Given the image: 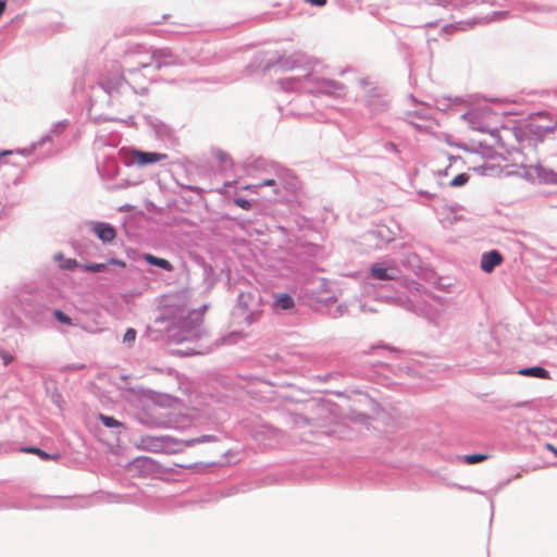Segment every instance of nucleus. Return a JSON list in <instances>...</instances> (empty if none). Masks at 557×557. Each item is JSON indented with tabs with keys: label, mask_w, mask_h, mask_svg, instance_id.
I'll return each instance as SVG.
<instances>
[{
	"label": "nucleus",
	"mask_w": 557,
	"mask_h": 557,
	"mask_svg": "<svg viewBox=\"0 0 557 557\" xmlns=\"http://www.w3.org/2000/svg\"><path fill=\"white\" fill-rule=\"evenodd\" d=\"M275 305L281 309L288 310L294 307V299L287 294H278L275 297Z\"/></svg>",
	"instance_id": "12"
},
{
	"label": "nucleus",
	"mask_w": 557,
	"mask_h": 557,
	"mask_svg": "<svg viewBox=\"0 0 557 557\" xmlns=\"http://www.w3.org/2000/svg\"><path fill=\"white\" fill-rule=\"evenodd\" d=\"M77 265V262L75 259H66L62 264L61 268L63 269H74Z\"/></svg>",
	"instance_id": "23"
},
{
	"label": "nucleus",
	"mask_w": 557,
	"mask_h": 557,
	"mask_svg": "<svg viewBox=\"0 0 557 557\" xmlns=\"http://www.w3.org/2000/svg\"><path fill=\"white\" fill-rule=\"evenodd\" d=\"M370 273L377 281H393L398 277L399 270L395 265L384 267L382 263H374Z\"/></svg>",
	"instance_id": "5"
},
{
	"label": "nucleus",
	"mask_w": 557,
	"mask_h": 557,
	"mask_svg": "<svg viewBox=\"0 0 557 557\" xmlns=\"http://www.w3.org/2000/svg\"><path fill=\"white\" fill-rule=\"evenodd\" d=\"M470 180V176L467 173H460L456 175L450 182V187H461L465 186Z\"/></svg>",
	"instance_id": "18"
},
{
	"label": "nucleus",
	"mask_w": 557,
	"mask_h": 557,
	"mask_svg": "<svg viewBox=\"0 0 557 557\" xmlns=\"http://www.w3.org/2000/svg\"><path fill=\"white\" fill-rule=\"evenodd\" d=\"M463 461L468 465H474L479 462H483L488 459V455L486 454H473V455H466L462 457Z\"/></svg>",
	"instance_id": "15"
},
{
	"label": "nucleus",
	"mask_w": 557,
	"mask_h": 557,
	"mask_svg": "<svg viewBox=\"0 0 557 557\" xmlns=\"http://www.w3.org/2000/svg\"><path fill=\"white\" fill-rule=\"evenodd\" d=\"M476 115H481V116H484V117H490L492 115L491 111L490 110H482V111H479L478 113L475 112H470L468 113V117L470 120V122L472 123V127L474 129H478L480 132H483V133H491L493 136H495V133L492 131L491 128V125L488 123H475L474 122V119L476 117Z\"/></svg>",
	"instance_id": "9"
},
{
	"label": "nucleus",
	"mask_w": 557,
	"mask_h": 557,
	"mask_svg": "<svg viewBox=\"0 0 557 557\" xmlns=\"http://www.w3.org/2000/svg\"><path fill=\"white\" fill-rule=\"evenodd\" d=\"M307 3H310L312 5L317 7H323L326 4L327 0H305Z\"/></svg>",
	"instance_id": "26"
},
{
	"label": "nucleus",
	"mask_w": 557,
	"mask_h": 557,
	"mask_svg": "<svg viewBox=\"0 0 557 557\" xmlns=\"http://www.w3.org/2000/svg\"><path fill=\"white\" fill-rule=\"evenodd\" d=\"M10 153H11V151H2V152H0V157L7 156V154H10Z\"/></svg>",
	"instance_id": "32"
},
{
	"label": "nucleus",
	"mask_w": 557,
	"mask_h": 557,
	"mask_svg": "<svg viewBox=\"0 0 557 557\" xmlns=\"http://www.w3.org/2000/svg\"><path fill=\"white\" fill-rule=\"evenodd\" d=\"M98 418L103 423V425H106L107 428H121V426H123V423H121L120 421H117L113 417L100 413Z\"/></svg>",
	"instance_id": "17"
},
{
	"label": "nucleus",
	"mask_w": 557,
	"mask_h": 557,
	"mask_svg": "<svg viewBox=\"0 0 557 557\" xmlns=\"http://www.w3.org/2000/svg\"><path fill=\"white\" fill-rule=\"evenodd\" d=\"M168 156L165 153L158 152H146L141 150H133L132 151V160L136 164L144 166L150 163H156L162 160H165Z\"/></svg>",
	"instance_id": "6"
},
{
	"label": "nucleus",
	"mask_w": 557,
	"mask_h": 557,
	"mask_svg": "<svg viewBox=\"0 0 557 557\" xmlns=\"http://www.w3.org/2000/svg\"><path fill=\"white\" fill-rule=\"evenodd\" d=\"M94 232L103 243H111L116 236L115 228L107 223L95 224Z\"/></svg>",
	"instance_id": "8"
},
{
	"label": "nucleus",
	"mask_w": 557,
	"mask_h": 557,
	"mask_svg": "<svg viewBox=\"0 0 557 557\" xmlns=\"http://www.w3.org/2000/svg\"><path fill=\"white\" fill-rule=\"evenodd\" d=\"M82 268L87 272L98 273L104 271L107 265L104 263H88Z\"/></svg>",
	"instance_id": "19"
},
{
	"label": "nucleus",
	"mask_w": 557,
	"mask_h": 557,
	"mask_svg": "<svg viewBox=\"0 0 557 557\" xmlns=\"http://www.w3.org/2000/svg\"><path fill=\"white\" fill-rule=\"evenodd\" d=\"M335 89L338 90V91L343 90V88L341 86H338V85H336Z\"/></svg>",
	"instance_id": "33"
},
{
	"label": "nucleus",
	"mask_w": 557,
	"mask_h": 557,
	"mask_svg": "<svg viewBox=\"0 0 557 557\" xmlns=\"http://www.w3.org/2000/svg\"><path fill=\"white\" fill-rule=\"evenodd\" d=\"M545 448L549 451H552L555 456H557V448L553 444H545Z\"/></svg>",
	"instance_id": "30"
},
{
	"label": "nucleus",
	"mask_w": 557,
	"mask_h": 557,
	"mask_svg": "<svg viewBox=\"0 0 557 557\" xmlns=\"http://www.w3.org/2000/svg\"><path fill=\"white\" fill-rule=\"evenodd\" d=\"M124 81L125 76L122 66L119 64H112L101 77L100 85L106 91L112 92L116 90Z\"/></svg>",
	"instance_id": "4"
},
{
	"label": "nucleus",
	"mask_w": 557,
	"mask_h": 557,
	"mask_svg": "<svg viewBox=\"0 0 557 557\" xmlns=\"http://www.w3.org/2000/svg\"><path fill=\"white\" fill-rule=\"evenodd\" d=\"M109 263L110 264H114V265H119V267H122V268H124L126 265V263L123 260H120V259H111V260H109Z\"/></svg>",
	"instance_id": "28"
},
{
	"label": "nucleus",
	"mask_w": 557,
	"mask_h": 557,
	"mask_svg": "<svg viewBox=\"0 0 557 557\" xmlns=\"http://www.w3.org/2000/svg\"><path fill=\"white\" fill-rule=\"evenodd\" d=\"M139 420L149 426L186 429L191 421L186 416L176 414L182 408L177 398L163 394H149L140 399Z\"/></svg>",
	"instance_id": "1"
},
{
	"label": "nucleus",
	"mask_w": 557,
	"mask_h": 557,
	"mask_svg": "<svg viewBox=\"0 0 557 557\" xmlns=\"http://www.w3.org/2000/svg\"><path fill=\"white\" fill-rule=\"evenodd\" d=\"M145 260L151 264V265H156L158 268H161L165 271H173V265L166 260V259H163V258H159V257H156L153 255H150V253H146L145 255Z\"/></svg>",
	"instance_id": "10"
},
{
	"label": "nucleus",
	"mask_w": 557,
	"mask_h": 557,
	"mask_svg": "<svg viewBox=\"0 0 557 557\" xmlns=\"http://www.w3.org/2000/svg\"><path fill=\"white\" fill-rule=\"evenodd\" d=\"M528 129L530 133H533L534 135L539 136L540 140H543V138L547 132H553V128H549V127L543 128L540 125H536L533 123L528 124Z\"/></svg>",
	"instance_id": "16"
},
{
	"label": "nucleus",
	"mask_w": 557,
	"mask_h": 557,
	"mask_svg": "<svg viewBox=\"0 0 557 557\" xmlns=\"http://www.w3.org/2000/svg\"><path fill=\"white\" fill-rule=\"evenodd\" d=\"M54 317L61 323L72 324V319L70 317H67L65 313H63L61 310H55Z\"/></svg>",
	"instance_id": "21"
},
{
	"label": "nucleus",
	"mask_w": 557,
	"mask_h": 557,
	"mask_svg": "<svg viewBox=\"0 0 557 557\" xmlns=\"http://www.w3.org/2000/svg\"><path fill=\"white\" fill-rule=\"evenodd\" d=\"M24 451L37 455L42 460H58V458H59L58 455H50L37 447H28V448H25Z\"/></svg>",
	"instance_id": "14"
},
{
	"label": "nucleus",
	"mask_w": 557,
	"mask_h": 557,
	"mask_svg": "<svg viewBox=\"0 0 557 557\" xmlns=\"http://www.w3.org/2000/svg\"><path fill=\"white\" fill-rule=\"evenodd\" d=\"M520 375L548 379V371L542 367L524 368L519 371Z\"/></svg>",
	"instance_id": "11"
},
{
	"label": "nucleus",
	"mask_w": 557,
	"mask_h": 557,
	"mask_svg": "<svg viewBox=\"0 0 557 557\" xmlns=\"http://www.w3.org/2000/svg\"><path fill=\"white\" fill-rule=\"evenodd\" d=\"M162 57H170V54L166 50L151 51L145 47L137 46L126 52L125 64L129 73H136L148 67L160 70L163 66H170L172 62L161 61Z\"/></svg>",
	"instance_id": "2"
},
{
	"label": "nucleus",
	"mask_w": 557,
	"mask_h": 557,
	"mask_svg": "<svg viewBox=\"0 0 557 557\" xmlns=\"http://www.w3.org/2000/svg\"><path fill=\"white\" fill-rule=\"evenodd\" d=\"M504 258L497 250H492L482 255L481 258V269L486 272L491 273L494 271V269L499 265L503 262Z\"/></svg>",
	"instance_id": "7"
},
{
	"label": "nucleus",
	"mask_w": 557,
	"mask_h": 557,
	"mask_svg": "<svg viewBox=\"0 0 557 557\" xmlns=\"http://www.w3.org/2000/svg\"><path fill=\"white\" fill-rule=\"evenodd\" d=\"M136 334L137 333L135 329H127L123 337L124 343H126L127 345H132L136 339Z\"/></svg>",
	"instance_id": "20"
},
{
	"label": "nucleus",
	"mask_w": 557,
	"mask_h": 557,
	"mask_svg": "<svg viewBox=\"0 0 557 557\" xmlns=\"http://www.w3.org/2000/svg\"><path fill=\"white\" fill-rule=\"evenodd\" d=\"M199 440H188V441H180L172 436L162 435V436H153V435H143L139 438L137 447L151 451V453H162V454H177L181 453L185 447L191 446L195 443H198Z\"/></svg>",
	"instance_id": "3"
},
{
	"label": "nucleus",
	"mask_w": 557,
	"mask_h": 557,
	"mask_svg": "<svg viewBox=\"0 0 557 557\" xmlns=\"http://www.w3.org/2000/svg\"><path fill=\"white\" fill-rule=\"evenodd\" d=\"M166 52L170 54V57H162L161 61L172 62L170 65H174L176 63V60H175L174 55L171 52H169V51H166Z\"/></svg>",
	"instance_id": "27"
},
{
	"label": "nucleus",
	"mask_w": 557,
	"mask_h": 557,
	"mask_svg": "<svg viewBox=\"0 0 557 557\" xmlns=\"http://www.w3.org/2000/svg\"><path fill=\"white\" fill-rule=\"evenodd\" d=\"M190 315H194V317H195V320H196L198 323H201V322H202V319H203V314H202V313L197 312V311H194Z\"/></svg>",
	"instance_id": "29"
},
{
	"label": "nucleus",
	"mask_w": 557,
	"mask_h": 557,
	"mask_svg": "<svg viewBox=\"0 0 557 557\" xmlns=\"http://www.w3.org/2000/svg\"><path fill=\"white\" fill-rule=\"evenodd\" d=\"M259 188H260L259 184H257V185L248 184L243 187L244 190L251 191V193H257Z\"/></svg>",
	"instance_id": "25"
},
{
	"label": "nucleus",
	"mask_w": 557,
	"mask_h": 557,
	"mask_svg": "<svg viewBox=\"0 0 557 557\" xmlns=\"http://www.w3.org/2000/svg\"><path fill=\"white\" fill-rule=\"evenodd\" d=\"M215 158L219 161V164L223 170H227L233 166V161H232L231 157L228 156V153H226L225 151L216 150Z\"/></svg>",
	"instance_id": "13"
},
{
	"label": "nucleus",
	"mask_w": 557,
	"mask_h": 557,
	"mask_svg": "<svg viewBox=\"0 0 557 557\" xmlns=\"http://www.w3.org/2000/svg\"><path fill=\"white\" fill-rule=\"evenodd\" d=\"M235 205L238 206L239 208L244 209V210H250L251 209V203L249 200L247 199H244V198H236L234 200Z\"/></svg>",
	"instance_id": "22"
},
{
	"label": "nucleus",
	"mask_w": 557,
	"mask_h": 557,
	"mask_svg": "<svg viewBox=\"0 0 557 557\" xmlns=\"http://www.w3.org/2000/svg\"><path fill=\"white\" fill-rule=\"evenodd\" d=\"M7 0H0V16L2 15L5 9Z\"/></svg>",
	"instance_id": "31"
},
{
	"label": "nucleus",
	"mask_w": 557,
	"mask_h": 557,
	"mask_svg": "<svg viewBox=\"0 0 557 557\" xmlns=\"http://www.w3.org/2000/svg\"><path fill=\"white\" fill-rule=\"evenodd\" d=\"M259 185H260V187H263V186L274 187V186H276V182L272 178H268V180H264L261 183H259Z\"/></svg>",
	"instance_id": "24"
}]
</instances>
